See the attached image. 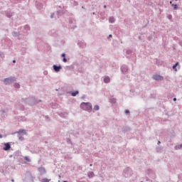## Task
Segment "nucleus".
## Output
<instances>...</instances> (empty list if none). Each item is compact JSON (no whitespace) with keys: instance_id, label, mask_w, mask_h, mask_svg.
<instances>
[{"instance_id":"1","label":"nucleus","mask_w":182,"mask_h":182,"mask_svg":"<svg viewBox=\"0 0 182 182\" xmlns=\"http://www.w3.org/2000/svg\"><path fill=\"white\" fill-rule=\"evenodd\" d=\"M81 109L82 110H86L87 112H92V104L90 102H82L80 105Z\"/></svg>"},{"instance_id":"2","label":"nucleus","mask_w":182,"mask_h":182,"mask_svg":"<svg viewBox=\"0 0 182 182\" xmlns=\"http://www.w3.org/2000/svg\"><path fill=\"white\" fill-rule=\"evenodd\" d=\"M16 79L14 77H11L9 78H5L4 82L5 85H9V83H12L13 82H15Z\"/></svg>"},{"instance_id":"3","label":"nucleus","mask_w":182,"mask_h":182,"mask_svg":"<svg viewBox=\"0 0 182 182\" xmlns=\"http://www.w3.org/2000/svg\"><path fill=\"white\" fill-rule=\"evenodd\" d=\"M153 79L154 80H164V77L161 75H155L153 76Z\"/></svg>"},{"instance_id":"4","label":"nucleus","mask_w":182,"mask_h":182,"mask_svg":"<svg viewBox=\"0 0 182 182\" xmlns=\"http://www.w3.org/2000/svg\"><path fill=\"white\" fill-rule=\"evenodd\" d=\"M4 147L3 148V150H4L5 151H8V150H9V149H11V144L6 143L4 144Z\"/></svg>"},{"instance_id":"5","label":"nucleus","mask_w":182,"mask_h":182,"mask_svg":"<svg viewBox=\"0 0 182 182\" xmlns=\"http://www.w3.org/2000/svg\"><path fill=\"white\" fill-rule=\"evenodd\" d=\"M121 70H122V72H123V73H126V72H127V70H129V69L127 68V66L122 65L121 67Z\"/></svg>"},{"instance_id":"6","label":"nucleus","mask_w":182,"mask_h":182,"mask_svg":"<svg viewBox=\"0 0 182 182\" xmlns=\"http://www.w3.org/2000/svg\"><path fill=\"white\" fill-rule=\"evenodd\" d=\"M38 171L41 173V174H45L46 173V169L44 167H40L38 168Z\"/></svg>"},{"instance_id":"7","label":"nucleus","mask_w":182,"mask_h":182,"mask_svg":"<svg viewBox=\"0 0 182 182\" xmlns=\"http://www.w3.org/2000/svg\"><path fill=\"white\" fill-rule=\"evenodd\" d=\"M53 69L55 72H59L60 69H62V67L60 66H57V65H53Z\"/></svg>"},{"instance_id":"8","label":"nucleus","mask_w":182,"mask_h":182,"mask_svg":"<svg viewBox=\"0 0 182 182\" xmlns=\"http://www.w3.org/2000/svg\"><path fill=\"white\" fill-rule=\"evenodd\" d=\"M94 176H95V173H93V171L88 172L89 178H92V177H94Z\"/></svg>"},{"instance_id":"9","label":"nucleus","mask_w":182,"mask_h":182,"mask_svg":"<svg viewBox=\"0 0 182 182\" xmlns=\"http://www.w3.org/2000/svg\"><path fill=\"white\" fill-rule=\"evenodd\" d=\"M104 82H105V83H109V82H110V77H105L104 78Z\"/></svg>"},{"instance_id":"10","label":"nucleus","mask_w":182,"mask_h":182,"mask_svg":"<svg viewBox=\"0 0 182 182\" xmlns=\"http://www.w3.org/2000/svg\"><path fill=\"white\" fill-rule=\"evenodd\" d=\"M77 95H79V91H75L73 92H71V96H76Z\"/></svg>"},{"instance_id":"11","label":"nucleus","mask_w":182,"mask_h":182,"mask_svg":"<svg viewBox=\"0 0 182 182\" xmlns=\"http://www.w3.org/2000/svg\"><path fill=\"white\" fill-rule=\"evenodd\" d=\"M109 22H110V23H113L114 22V17H109Z\"/></svg>"},{"instance_id":"12","label":"nucleus","mask_w":182,"mask_h":182,"mask_svg":"<svg viewBox=\"0 0 182 182\" xmlns=\"http://www.w3.org/2000/svg\"><path fill=\"white\" fill-rule=\"evenodd\" d=\"M178 66V63H176L173 66V69L175 70V72H177V67Z\"/></svg>"},{"instance_id":"13","label":"nucleus","mask_w":182,"mask_h":182,"mask_svg":"<svg viewBox=\"0 0 182 182\" xmlns=\"http://www.w3.org/2000/svg\"><path fill=\"white\" fill-rule=\"evenodd\" d=\"M182 147V144L181 145H178L175 146V149L176 150H180V149H181Z\"/></svg>"},{"instance_id":"14","label":"nucleus","mask_w":182,"mask_h":182,"mask_svg":"<svg viewBox=\"0 0 182 182\" xmlns=\"http://www.w3.org/2000/svg\"><path fill=\"white\" fill-rule=\"evenodd\" d=\"M14 87H16V89H19V87H21V85L18 83H16L14 84Z\"/></svg>"},{"instance_id":"15","label":"nucleus","mask_w":182,"mask_h":182,"mask_svg":"<svg viewBox=\"0 0 182 182\" xmlns=\"http://www.w3.org/2000/svg\"><path fill=\"white\" fill-rule=\"evenodd\" d=\"M41 181H42V182H49V181H50V180H49V179L45 178H43Z\"/></svg>"},{"instance_id":"16","label":"nucleus","mask_w":182,"mask_h":182,"mask_svg":"<svg viewBox=\"0 0 182 182\" xmlns=\"http://www.w3.org/2000/svg\"><path fill=\"white\" fill-rule=\"evenodd\" d=\"M100 107H99V105H95L94 107V110H99Z\"/></svg>"},{"instance_id":"17","label":"nucleus","mask_w":182,"mask_h":182,"mask_svg":"<svg viewBox=\"0 0 182 182\" xmlns=\"http://www.w3.org/2000/svg\"><path fill=\"white\" fill-rule=\"evenodd\" d=\"M19 133H24L25 134H26V132L23 129H20Z\"/></svg>"},{"instance_id":"18","label":"nucleus","mask_w":182,"mask_h":182,"mask_svg":"<svg viewBox=\"0 0 182 182\" xmlns=\"http://www.w3.org/2000/svg\"><path fill=\"white\" fill-rule=\"evenodd\" d=\"M111 103H116V100L115 99H112L110 100Z\"/></svg>"},{"instance_id":"19","label":"nucleus","mask_w":182,"mask_h":182,"mask_svg":"<svg viewBox=\"0 0 182 182\" xmlns=\"http://www.w3.org/2000/svg\"><path fill=\"white\" fill-rule=\"evenodd\" d=\"M172 6H173L174 9H177V4H173Z\"/></svg>"},{"instance_id":"20","label":"nucleus","mask_w":182,"mask_h":182,"mask_svg":"<svg viewBox=\"0 0 182 182\" xmlns=\"http://www.w3.org/2000/svg\"><path fill=\"white\" fill-rule=\"evenodd\" d=\"M125 113L126 114H129L130 113V111H129V109L125 110Z\"/></svg>"},{"instance_id":"21","label":"nucleus","mask_w":182,"mask_h":182,"mask_svg":"<svg viewBox=\"0 0 182 182\" xmlns=\"http://www.w3.org/2000/svg\"><path fill=\"white\" fill-rule=\"evenodd\" d=\"M25 160H26V161H31V159H29V158L27 156L25 157Z\"/></svg>"},{"instance_id":"22","label":"nucleus","mask_w":182,"mask_h":182,"mask_svg":"<svg viewBox=\"0 0 182 182\" xmlns=\"http://www.w3.org/2000/svg\"><path fill=\"white\" fill-rule=\"evenodd\" d=\"M63 60V62H65V63L68 62V60L66 59V58H64Z\"/></svg>"},{"instance_id":"23","label":"nucleus","mask_w":182,"mask_h":182,"mask_svg":"<svg viewBox=\"0 0 182 182\" xmlns=\"http://www.w3.org/2000/svg\"><path fill=\"white\" fill-rule=\"evenodd\" d=\"M61 56H62V58H65V56H66V55H65V53H63V54L61 55Z\"/></svg>"},{"instance_id":"24","label":"nucleus","mask_w":182,"mask_h":182,"mask_svg":"<svg viewBox=\"0 0 182 182\" xmlns=\"http://www.w3.org/2000/svg\"><path fill=\"white\" fill-rule=\"evenodd\" d=\"M168 19H171V18H172L171 15H168Z\"/></svg>"},{"instance_id":"25","label":"nucleus","mask_w":182,"mask_h":182,"mask_svg":"<svg viewBox=\"0 0 182 182\" xmlns=\"http://www.w3.org/2000/svg\"><path fill=\"white\" fill-rule=\"evenodd\" d=\"M13 63H16V60H13Z\"/></svg>"},{"instance_id":"26","label":"nucleus","mask_w":182,"mask_h":182,"mask_svg":"<svg viewBox=\"0 0 182 182\" xmlns=\"http://www.w3.org/2000/svg\"><path fill=\"white\" fill-rule=\"evenodd\" d=\"M9 18H11L12 16V15H9L7 16Z\"/></svg>"},{"instance_id":"27","label":"nucleus","mask_w":182,"mask_h":182,"mask_svg":"<svg viewBox=\"0 0 182 182\" xmlns=\"http://www.w3.org/2000/svg\"><path fill=\"white\" fill-rule=\"evenodd\" d=\"M177 100V98H173V101L176 102Z\"/></svg>"},{"instance_id":"28","label":"nucleus","mask_w":182,"mask_h":182,"mask_svg":"<svg viewBox=\"0 0 182 182\" xmlns=\"http://www.w3.org/2000/svg\"><path fill=\"white\" fill-rule=\"evenodd\" d=\"M50 18H53V14H51Z\"/></svg>"},{"instance_id":"29","label":"nucleus","mask_w":182,"mask_h":182,"mask_svg":"<svg viewBox=\"0 0 182 182\" xmlns=\"http://www.w3.org/2000/svg\"><path fill=\"white\" fill-rule=\"evenodd\" d=\"M0 139H2V134H0Z\"/></svg>"},{"instance_id":"30","label":"nucleus","mask_w":182,"mask_h":182,"mask_svg":"<svg viewBox=\"0 0 182 182\" xmlns=\"http://www.w3.org/2000/svg\"><path fill=\"white\" fill-rule=\"evenodd\" d=\"M112 34H110V35L109 36V38H112Z\"/></svg>"},{"instance_id":"31","label":"nucleus","mask_w":182,"mask_h":182,"mask_svg":"<svg viewBox=\"0 0 182 182\" xmlns=\"http://www.w3.org/2000/svg\"><path fill=\"white\" fill-rule=\"evenodd\" d=\"M160 143H161L160 141H158V144H160Z\"/></svg>"},{"instance_id":"32","label":"nucleus","mask_w":182,"mask_h":182,"mask_svg":"<svg viewBox=\"0 0 182 182\" xmlns=\"http://www.w3.org/2000/svg\"><path fill=\"white\" fill-rule=\"evenodd\" d=\"M11 181H12V182H14V181H15V180L12 179V180H11Z\"/></svg>"},{"instance_id":"33","label":"nucleus","mask_w":182,"mask_h":182,"mask_svg":"<svg viewBox=\"0 0 182 182\" xmlns=\"http://www.w3.org/2000/svg\"><path fill=\"white\" fill-rule=\"evenodd\" d=\"M90 167H92V164H90Z\"/></svg>"},{"instance_id":"34","label":"nucleus","mask_w":182,"mask_h":182,"mask_svg":"<svg viewBox=\"0 0 182 182\" xmlns=\"http://www.w3.org/2000/svg\"><path fill=\"white\" fill-rule=\"evenodd\" d=\"M170 4H173V2L170 1Z\"/></svg>"},{"instance_id":"35","label":"nucleus","mask_w":182,"mask_h":182,"mask_svg":"<svg viewBox=\"0 0 182 182\" xmlns=\"http://www.w3.org/2000/svg\"><path fill=\"white\" fill-rule=\"evenodd\" d=\"M104 8H106V6H104Z\"/></svg>"}]
</instances>
